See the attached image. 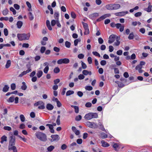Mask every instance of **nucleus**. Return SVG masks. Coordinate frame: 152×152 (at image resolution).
I'll return each mask as SVG.
<instances>
[{
    "label": "nucleus",
    "mask_w": 152,
    "mask_h": 152,
    "mask_svg": "<svg viewBox=\"0 0 152 152\" xmlns=\"http://www.w3.org/2000/svg\"><path fill=\"white\" fill-rule=\"evenodd\" d=\"M43 72L41 70H39L37 71V75L38 78H40L42 75Z\"/></svg>",
    "instance_id": "5701e85b"
},
{
    "label": "nucleus",
    "mask_w": 152,
    "mask_h": 152,
    "mask_svg": "<svg viewBox=\"0 0 152 152\" xmlns=\"http://www.w3.org/2000/svg\"><path fill=\"white\" fill-rule=\"evenodd\" d=\"M46 126H48L50 129V132L52 133H53L54 132V131L53 129V125L51 124H47Z\"/></svg>",
    "instance_id": "4468645a"
},
{
    "label": "nucleus",
    "mask_w": 152,
    "mask_h": 152,
    "mask_svg": "<svg viewBox=\"0 0 152 152\" xmlns=\"http://www.w3.org/2000/svg\"><path fill=\"white\" fill-rule=\"evenodd\" d=\"M71 17L73 18H75L76 17V15L75 13L73 12H72L71 13Z\"/></svg>",
    "instance_id": "de8ad7c7"
},
{
    "label": "nucleus",
    "mask_w": 152,
    "mask_h": 152,
    "mask_svg": "<svg viewBox=\"0 0 152 152\" xmlns=\"http://www.w3.org/2000/svg\"><path fill=\"white\" fill-rule=\"evenodd\" d=\"M119 39L118 37H117L116 38V41L114 43V45L116 46H118L120 44V42L118 40V39Z\"/></svg>",
    "instance_id": "c9c22d12"
},
{
    "label": "nucleus",
    "mask_w": 152,
    "mask_h": 152,
    "mask_svg": "<svg viewBox=\"0 0 152 152\" xmlns=\"http://www.w3.org/2000/svg\"><path fill=\"white\" fill-rule=\"evenodd\" d=\"M1 139L0 142L1 143H3L4 141H7V137L5 136L4 135L1 137Z\"/></svg>",
    "instance_id": "393cba45"
},
{
    "label": "nucleus",
    "mask_w": 152,
    "mask_h": 152,
    "mask_svg": "<svg viewBox=\"0 0 152 152\" xmlns=\"http://www.w3.org/2000/svg\"><path fill=\"white\" fill-rule=\"evenodd\" d=\"M78 79L79 80H83L85 78V76L83 74H80L78 76Z\"/></svg>",
    "instance_id": "5fc2aeb1"
},
{
    "label": "nucleus",
    "mask_w": 152,
    "mask_h": 152,
    "mask_svg": "<svg viewBox=\"0 0 152 152\" xmlns=\"http://www.w3.org/2000/svg\"><path fill=\"white\" fill-rule=\"evenodd\" d=\"M74 93V92L73 91L69 90L67 91L66 93V96H69L72 94H73Z\"/></svg>",
    "instance_id": "c85d7f7f"
},
{
    "label": "nucleus",
    "mask_w": 152,
    "mask_h": 152,
    "mask_svg": "<svg viewBox=\"0 0 152 152\" xmlns=\"http://www.w3.org/2000/svg\"><path fill=\"white\" fill-rule=\"evenodd\" d=\"M14 145H9L8 146V149L9 150H13L16 147L15 146H14Z\"/></svg>",
    "instance_id": "37998d69"
},
{
    "label": "nucleus",
    "mask_w": 152,
    "mask_h": 152,
    "mask_svg": "<svg viewBox=\"0 0 152 152\" xmlns=\"http://www.w3.org/2000/svg\"><path fill=\"white\" fill-rule=\"evenodd\" d=\"M15 100V97L13 96L10 97L7 100L8 102H13Z\"/></svg>",
    "instance_id": "72a5a7b5"
},
{
    "label": "nucleus",
    "mask_w": 152,
    "mask_h": 152,
    "mask_svg": "<svg viewBox=\"0 0 152 152\" xmlns=\"http://www.w3.org/2000/svg\"><path fill=\"white\" fill-rule=\"evenodd\" d=\"M92 104L90 102H87L85 104V106L87 107H91Z\"/></svg>",
    "instance_id": "69168bd1"
},
{
    "label": "nucleus",
    "mask_w": 152,
    "mask_h": 152,
    "mask_svg": "<svg viewBox=\"0 0 152 152\" xmlns=\"http://www.w3.org/2000/svg\"><path fill=\"white\" fill-rule=\"evenodd\" d=\"M100 136L103 139L107 137V135L106 134L103 132H102L101 133Z\"/></svg>",
    "instance_id": "f704fd0d"
},
{
    "label": "nucleus",
    "mask_w": 152,
    "mask_h": 152,
    "mask_svg": "<svg viewBox=\"0 0 152 152\" xmlns=\"http://www.w3.org/2000/svg\"><path fill=\"white\" fill-rule=\"evenodd\" d=\"M80 39H76L74 40V44L75 46H76L77 45L79 42H80Z\"/></svg>",
    "instance_id": "c03bdc74"
},
{
    "label": "nucleus",
    "mask_w": 152,
    "mask_h": 152,
    "mask_svg": "<svg viewBox=\"0 0 152 152\" xmlns=\"http://www.w3.org/2000/svg\"><path fill=\"white\" fill-rule=\"evenodd\" d=\"M69 62V60L68 58H62L58 60L57 61V64H67Z\"/></svg>",
    "instance_id": "423d86ee"
},
{
    "label": "nucleus",
    "mask_w": 152,
    "mask_h": 152,
    "mask_svg": "<svg viewBox=\"0 0 152 152\" xmlns=\"http://www.w3.org/2000/svg\"><path fill=\"white\" fill-rule=\"evenodd\" d=\"M102 144V146L104 147H107L109 146L110 145L107 142H105L104 140H102L101 142Z\"/></svg>",
    "instance_id": "aec40b11"
},
{
    "label": "nucleus",
    "mask_w": 152,
    "mask_h": 152,
    "mask_svg": "<svg viewBox=\"0 0 152 152\" xmlns=\"http://www.w3.org/2000/svg\"><path fill=\"white\" fill-rule=\"evenodd\" d=\"M113 148L115 150H118L119 149V145L117 143H115L114 142H113Z\"/></svg>",
    "instance_id": "a878e982"
},
{
    "label": "nucleus",
    "mask_w": 152,
    "mask_h": 152,
    "mask_svg": "<svg viewBox=\"0 0 152 152\" xmlns=\"http://www.w3.org/2000/svg\"><path fill=\"white\" fill-rule=\"evenodd\" d=\"M4 33L5 36H7L8 35V31L7 28H5L4 29Z\"/></svg>",
    "instance_id": "6e6d98bb"
},
{
    "label": "nucleus",
    "mask_w": 152,
    "mask_h": 152,
    "mask_svg": "<svg viewBox=\"0 0 152 152\" xmlns=\"http://www.w3.org/2000/svg\"><path fill=\"white\" fill-rule=\"evenodd\" d=\"M83 24L84 29L88 28V25L86 23H83Z\"/></svg>",
    "instance_id": "e2e57ef3"
},
{
    "label": "nucleus",
    "mask_w": 152,
    "mask_h": 152,
    "mask_svg": "<svg viewBox=\"0 0 152 152\" xmlns=\"http://www.w3.org/2000/svg\"><path fill=\"white\" fill-rule=\"evenodd\" d=\"M35 107L38 106V108L39 109H43L45 108V104L42 101H39L34 104Z\"/></svg>",
    "instance_id": "39448f33"
},
{
    "label": "nucleus",
    "mask_w": 152,
    "mask_h": 152,
    "mask_svg": "<svg viewBox=\"0 0 152 152\" xmlns=\"http://www.w3.org/2000/svg\"><path fill=\"white\" fill-rule=\"evenodd\" d=\"M128 13V11H124L119 12L118 13H115V15L117 16H122L125 15L126 14Z\"/></svg>",
    "instance_id": "9b49d317"
},
{
    "label": "nucleus",
    "mask_w": 152,
    "mask_h": 152,
    "mask_svg": "<svg viewBox=\"0 0 152 152\" xmlns=\"http://www.w3.org/2000/svg\"><path fill=\"white\" fill-rule=\"evenodd\" d=\"M144 10L148 12H150L151 11V5H149L147 8L144 9Z\"/></svg>",
    "instance_id": "e433bc0d"
},
{
    "label": "nucleus",
    "mask_w": 152,
    "mask_h": 152,
    "mask_svg": "<svg viewBox=\"0 0 152 152\" xmlns=\"http://www.w3.org/2000/svg\"><path fill=\"white\" fill-rule=\"evenodd\" d=\"M105 7L106 9L109 10H113V4H110L107 5Z\"/></svg>",
    "instance_id": "ddd939ff"
},
{
    "label": "nucleus",
    "mask_w": 152,
    "mask_h": 152,
    "mask_svg": "<svg viewBox=\"0 0 152 152\" xmlns=\"http://www.w3.org/2000/svg\"><path fill=\"white\" fill-rule=\"evenodd\" d=\"M99 16V14L97 13H94L89 15V18L93 19L94 18L96 17Z\"/></svg>",
    "instance_id": "dca6fc26"
},
{
    "label": "nucleus",
    "mask_w": 152,
    "mask_h": 152,
    "mask_svg": "<svg viewBox=\"0 0 152 152\" xmlns=\"http://www.w3.org/2000/svg\"><path fill=\"white\" fill-rule=\"evenodd\" d=\"M115 36L114 35H110L109 37V39L108 42L110 44L113 43L115 40Z\"/></svg>",
    "instance_id": "1a4fd4ad"
},
{
    "label": "nucleus",
    "mask_w": 152,
    "mask_h": 152,
    "mask_svg": "<svg viewBox=\"0 0 152 152\" xmlns=\"http://www.w3.org/2000/svg\"><path fill=\"white\" fill-rule=\"evenodd\" d=\"M22 83L23 85L22 86L21 88L23 90H25L27 88V86L26 85L25 83L23 82H22Z\"/></svg>",
    "instance_id": "2f4dec72"
},
{
    "label": "nucleus",
    "mask_w": 152,
    "mask_h": 152,
    "mask_svg": "<svg viewBox=\"0 0 152 152\" xmlns=\"http://www.w3.org/2000/svg\"><path fill=\"white\" fill-rule=\"evenodd\" d=\"M82 118V117L80 115H79L76 116L75 118V120L77 121H79Z\"/></svg>",
    "instance_id": "bf43d9fd"
},
{
    "label": "nucleus",
    "mask_w": 152,
    "mask_h": 152,
    "mask_svg": "<svg viewBox=\"0 0 152 152\" xmlns=\"http://www.w3.org/2000/svg\"><path fill=\"white\" fill-rule=\"evenodd\" d=\"M10 141L9 145H15V137L13 135L10 136L9 138Z\"/></svg>",
    "instance_id": "0eeeda50"
},
{
    "label": "nucleus",
    "mask_w": 152,
    "mask_h": 152,
    "mask_svg": "<svg viewBox=\"0 0 152 152\" xmlns=\"http://www.w3.org/2000/svg\"><path fill=\"white\" fill-rule=\"evenodd\" d=\"M113 10H117L121 7L120 5L119 4H113Z\"/></svg>",
    "instance_id": "6ab92c4d"
},
{
    "label": "nucleus",
    "mask_w": 152,
    "mask_h": 152,
    "mask_svg": "<svg viewBox=\"0 0 152 152\" xmlns=\"http://www.w3.org/2000/svg\"><path fill=\"white\" fill-rule=\"evenodd\" d=\"M56 23V20H52L51 21V25L53 26H54Z\"/></svg>",
    "instance_id": "864d4df0"
},
{
    "label": "nucleus",
    "mask_w": 152,
    "mask_h": 152,
    "mask_svg": "<svg viewBox=\"0 0 152 152\" xmlns=\"http://www.w3.org/2000/svg\"><path fill=\"white\" fill-rule=\"evenodd\" d=\"M99 128L102 131H105V129L104 128L103 126L102 125L101 123L99 122L98 124Z\"/></svg>",
    "instance_id": "b1692460"
},
{
    "label": "nucleus",
    "mask_w": 152,
    "mask_h": 152,
    "mask_svg": "<svg viewBox=\"0 0 152 152\" xmlns=\"http://www.w3.org/2000/svg\"><path fill=\"white\" fill-rule=\"evenodd\" d=\"M111 15L110 14H107L105 15H104L102 16H101L100 18L97 19V21H100L102 20H103L107 17H108L110 16Z\"/></svg>",
    "instance_id": "6e6552de"
},
{
    "label": "nucleus",
    "mask_w": 152,
    "mask_h": 152,
    "mask_svg": "<svg viewBox=\"0 0 152 152\" xmlns=\"http://www.w3.org/2000/svg\"><path fill=\"white\" fill-rule=\"evenodd\" d=\"M60 71V69L58 67H56L54 69V72L56 73H57L59 72Z\"/></svg>",
    "instance_id": "a18cd8bd"
},
{
    "label": "nucleus",
    "mask_w": 152,
    "mask_h": 152,
    "mask_svg": "<svg viewBox=\"0 0 152 152\" xmlns=\"http://www.w3.org/2000/svg\"><path fill=\"white\" fill-rule=\"evenodd\" d=\"M16 88V85L15 83H12L11 85V88L12 90H14Z\"/></svg>",
    "instance_id": "4d7b16f0"
},
{
    "label": "nucleus",
    "mask_w": 152,
    "mask_h": 152,
    "mask_svg": "<svg viewBox=\"0 0 152 152\" xmlns=\"http://www.w3.org/2000/svg\"><path fill=\"white\" fill-rule=\"evenodd\" d=\"M49 69V66H45L43 70V71L45 74H47Z\"/></svg>",
    "instance_id": "4c0bfd02"
},
{
    "label": "nucleus",
    "mask_w": 152,
    "mask_h": 152,
    "mask_svg": "<svg viewBox=\"0 0 152 152\" xmlns=\"http://www.w3.org/2000/svg\"><path fill=\"white\" fill-rule=\"evenodd\" d=\"M20 118L22 122H24L25 121V117L23 115H20Z\"/></svg>",
    "instance_id": "a19ab883"
},
{
    "label": "nucleus",
    "mask_w": 152,
    "mask_h": 152,
    "mask_svg": "<svg viewBox=\"0 0 152 152\" xmlns=\"http://www.w3.org/2000/svg\"><path fill=\"white\" fill-rule=\"evenodd\" d=\"M142 67V66L139 64L136 66L135 67V69L136 70H138L139 73H142L143 72V71L141 69Z\"/></svg>",
    "instance_id": "f8f14e48"
},
{
    "label": "nucleus",
    "mask_w": 152,
    "mask_h": 152,
    "mask_svg": "<svg viewBox=\"0 0 152 152\" xmlns=\"http://www.w3.org/2000/svg\"><path fill=\"white\" fill-rule=\"evenodd\" d=\"M84 117L85 119L88 120L92 119L91 113H88Z\"/></svg>",
    "instance_id": "f3484780"
},
{
    "label": "nucleus",
    "mask_w": 152,
    "mask_h": 152,
    "mask_svg": "<svg viewBox=\"0 0 152 152\" xmlns=\"http://www.w3.org/2000/svg\"><path fill=\"white\" fill-rule=\"evenodd\" d=\"M8 13V10L7 9H6L4 10L2 12V13L4 15H6Z\"/></svg>",
    "instance_id": "13d9d810"
},
{
    "label": "nucleus",
    "mask_w": 152,
    "mask_h": 152,
    "mask_svg": "<svg viewBox=\"0 0 152 152\" xmlns=\"http://www.w3.org/2000/svg\"><path fill=\"white\" fill-rule=\"evenodd\" d=\"M26 66L27 67L28 69L26 71H24L22 72V73L23 74V75H26V74L29 73V72L31 71V69H30V67L29 66H28L27 65Z\"/></svg>",
    "instance_id": "a211bd4d"
},
{
    "label": "nucleus",
    "mask_w": 152,
    "mask_h": 152,
    "mask_svg": "<svg viewBox=\"0 0 152 152\" xmlns=\"http://www.w3.org/2000/svg\"><path fill=\"white\" fill-rule=\"evenodd\" d=\"M55 148L54 147L53 145H50L47 148V150L48 151H52Z\"/></svg>",
    "instance_id": "473e14b6"
},
{
    "label": "nucleus",
    "mask_w": 152,
    "mask_h": 152,
    "mask_svg": "<svg viewBox=\"0 0 152 152\" xmlns=\"http://www.w3.org/2000/svg\"><path fill=\"white\" fill-rule=\"evenodd\" d=\"M23 24V23L22 22L20 21H18L17 23V26L18 28H20L22 26Z\"/></svg>",
    "instance_id": "412c9836"
},
{
    "label": "nucleus",
    "mask_w": 152,
    "mask_h": 152,
    "mask_svg": "<svg viewBox=\"0 0 152 152\" xmlns=\"http://www.w3.org/2000/svg\"><path fill=\"white\" fill-rule=\"evenodd\" d=\"M9 88V87L7 85H5L2 91L4 92H7Z\"/></svg>",
    "instance_id": "cd10ccee"
},
{
    "label": "nucleus",
    "mask_w": 152,
    "mask_h": 152,
    "mask_svg": "<svg viewBox=\"0 0 152 152\" xmlns=\"http://www.w3.org/2000/svg\"><path fill=\"white\" fill-rule=\"evenodd\" d=\"M142 13L140 12H138L134 14V16L136 17H138L142 15Z\"/></svg>",
    "instance_id": "3c124183"
},
{
    "label": "nucleus",
    "mask_w": 152,
    "mask_h": 152,
    "mask_svg": "<svg viewBox=\"0 0 152 152\" xmlns=\"http://www.w3.org/2000/svg\"><path fill=\"white\" fill-rule=\"evenodd\" d=\"M85 89L87 90L91 91L93 89V88L90 86H86L85 87Z\"/></svg>",
    "instance_id": "ea45409f"
},
{
    "label": "nucleus",
    "mask_w": 152,
    "mask_h": 152,
    "mask_svg": "<svg viewBox=\"0 0 152 152\" xmlns=\"http://www.w3.org/2000/svg\"><path fill=\"white\" fill-rule=\"evenodd\" d=\"M86 125L88 127L93 129H96L98 127V125L96 123L94 122H87Z\"/></svg>",
    "instance_id": "20e7f679"
},
{
    "label": "nucleus",
    "mask_w": 152,
    "mask_h": 152,
    "mask_svg": "<svg viewBox=\"0 0 152 152\" xmlns=\"http://www.w3.org/2000/svg\"><path fill=\"white\" fill-rule=\"evenodd\" d=\"M11 61L10 60H8L6 63L5 67L6 68H9L11 65Z\"/></svg>",
    "instance_id": "c756f323"
},
{
    "label": "nucleus",
    "mask_w": 152,
    "mask_h": 152,
    "mask_svg": "<svg viewBox=\"0 0 152 152\" xmlns=\"http://www.w3.org/2000/svg\"><path fill=\"white\" fill-rule=\"evenodd\" d=\"M92 53L94 55L97 56L99 57H100V54L98 53L97 52L95 51V52H92Z\"/></svg>",
    "instance_id": "603ef678"
},
{
    "label": "nucleus",
    "mask_w": 152,
    "mask_h": 152,
    "mask_svg": "<svg viewBox=\"0 0 152 152\" xmlns=\"http://www.w3.org/2000/svg\"><path fill=\"white\" fill-rule=\"evenodd\" d=\"M28 16L30 20H32L34 19V16L31 12H29L28 13Z\"/></svg>",
    "instance_id": "bb28decb"
},
{
    "label": "nucleus",
    "mask_w": 152,
    "mask_h": 152,
    "mask_svg": "<svg viewBox=\"0 0 152 152\" xmlns=\"http://www.w3.org/2000/svg\"><path fill=\"white\" fill-rule=\"evenodd\" d=\"M92 118H96L98 117V115L96 113H91Z\"/></svg>",
    "instance_id": "7c9ffc66"
},
{
    "label": "nucleus",
    "mask_w": 152,
    "mask_h": 152,
    "mask_svg": "<svg viewBox=\"0 0 152 152\" xmlns=\"http://www.w3.org/2000/svg\"><path fill=\"white\" fill-rule=\"evenodd\" d=\"M46 50V48L45 47H42L40 49V52L41 53H44Z\"/></svg>",
    "instance_id": "09e8293b"
},
{
    "label": "nucleus",
    "mask_w": 152,
    "mask_h": 152,
    "mask_svg": "<svg viewBox=\"0 0 152 152\" xmlns=\"http://www.w3.org/2000/svg\"><path fill=\"white\" fill-rule=\"evenodd\" d=\"M128 38L130 39H133L134 38V34L133 33H132L129 34Z\"/></svg>",
    "instance_id": "8fccbe9b"
},
{
    "label": "nucleus",
    "mask_w": 152,
    "mask_h": 152,
    "mask_svg": "<svg viewBox=\"0 0 152 152\" xmlns=\"http://www.w3.org/2000/svg\"><path fill=\"white\" fill-rule=\"evenodd\" d=\"M59 16V14L58 12H55L54 14V18L56 20H58V17Z\"/></svg>",
    "instance_id": "79ce46f5"
},
{
    "label": "nucleus",
    "mask_w": 152,
    "mask_h": 152,
    "mask_svg": "<svg viewBox=\"0 0 152 152\" xmlns=\"http://www.w3.org/2000/svg\"><path fill=\"white\" fill-rule=\"evenodd\" d=\"M35 135L38 139L41 141H45L47 140L46 135L42 132H37L35 133Z\"/></svg>",
    "instance_id": "f03ea898"
},
{
    "label": "nucleus",
    "mask_w": 152,
    "mask_h": 152,
    "mask_svg": "<svg viewBox=\"0 0 152 152\" xmlns=\"http://www.w3.org/2000/svg\"><path fill=\"white\" fill-rule=\"evenodd\" d=\"M58 136V135H52L51 136L52 139H51L50 141L51 142H54L55 141L58 140H59Z\"/></svg>",
    "instance_id": "9d476101"
},
{
    "label": "nucleus",
    "mask_w": 152,
    "mask_h": 152,
    "mask_svg": "<svg viewBox=\"0 0 152 152\" xmlns=\"http://www.w3.org/2000/svg\"><path fill=\"white\" fill-rule=\"evenodd\" d=\"M48 8L50 11V14H53V10L51 8V6L50 5L48 6Z\"/></svg>",
    "instance_id": "680f3d73"
},
{
    "label": "nucleus",
    "mask_w": 152,
    "mask_h": 152,
    "mask_svg": "<svg viewBox=\"0 0 152 152\" xmlns=\"http://www.w3.org/2000/svg\"><path fill=\"white\" fill-rule=\"evenodd\" d=\"M82 73L83 75H88L89 74L90 75H91V72H88L87 70H83V71Z\"/></svg>",
    "instance_id": "4be33fe9"
},
{
    "label": "nucleus",
    "mask_w": 152,
    "mask_h": 152,
    "mask_svg": "<svg viewBox=\"0 0 152 152\" xmlns=\"http://www.w3.org/2000/svg\"><path fill=\"white\" fill-rule=\"evenodd\" d=\"M30 34H17V37L18 39L20 41L23 40H28L30 37Z\"/></svg>",
    "instance_id": "f257e3e1"
},
{
    "label": "nucleus",
    "mask_w": 152,
    "mask_h": 152,
    "mask_svg": "<svg viewBox=\"0 0 152 152\" xmlns=\"http://www.w3.org/2000/svg\"><path fill=\"white\" fill-rule=\"evenodd\" d=\"M47 109L49 110H52L54 108V106L51 104L48 103L46 105Z\"/></svg>",
    "instance_id": "2eb2a0df"
},
{
    "label": "nucleus",
    "mask_w": 152,
    "mask_h": 152,
    "mask_svg": "<svg viewBox=\"0 0 152 152\" xmlns=\"http://www.w3.org/2000/svg\"><path fill=\"white\" fill-rule=\"evenodd\" d=\"M3 129L5 130L10 131L12 130L11 128L9 126H4L3 127Z\"/></svg>",
    "instance_id": "58836bf2"
},
{
    "label": "nucleus",
    "mask_w": 152,
    "mask_h": 152,
    "mask_svg": "<svg viewBox=\"0 0 152 152\" xmlns=\"http://www.w3.org/2000/svg\"><path fill=\"white\" fill-rule=\"evenodd\" d=\"M53 50L56 52H58L59 51L60 49L57 47H55L53 48Z\"/></svg>",
    "instance_id": "0e129e2a"
},
{
    "label": "nucleus",
    "mask_w": 152,
    "mask_h": 152,
    "mask_svg": "<svg viewBox=\"0 0 152 152\" xmlns=\"http://www.w3.org/2000/svg\"><path fill=\"white\" fill-rule=\"evenodd\" d=\"M111 26L112 27H116L117 29H119V31L122 32L124 30V25L120 23L115 24L114 23H112L110 24Z\"/></svg>",
    "instance_id": "7ed1b4c3"
},
{
    "label": "nucleus",
    "mask_w": 152,
    "mask_h": 152,
    "mask_svg": "<svg viewBox=\"0 0 152 152\" xmlns=\"http://www.w3.org/2000/svg\"><path fill=\"white\" fill-rule=\"evenodd\" d=\"M77 94L80 97H81L83 96V94L81 91H79L77 92Z\"/></svg>",
    "instance_id": "774afa93"
},
{
    "label": "nucleus",
    "mask_w": 152,
    "mask_h": 152,
    "mask_svg": "<svg viewBox=\"0 0 152 152\" xmlns=\"http://www.w3.org/2000/svg\"><path fill=\"white\" fill-rule=\"evenodd\" d=\"M10 10L11 11H12L13 12V14L14 15H15L16 14V11L13 7H10Z\"/></svg>",
    "instance_id": "052dcab7"
},
{
    "label": "nucleus",
    "mask_w": 152,
    "mask_h": 152,
    "mask_svg": "<svg viewBox=\"0 0 152 152\" xmlns=\"http://www.w3.org/2000/svg\"><path fill=\"white\" fill-rule=\"evenodd\" d=\"M98 42L100 44H102L103 43L104 41L103 39L101 38H99L98 39Z\"/></svg>",
    "instance_id": "338daca9"
},
{
    "label": "nucleus",
    "mask_w": 152,
    "mask_h": 152,
    "mask_svg": "<svg viewBox=\"0 0 152 152\" xmlns=\"http://www.w3.org/2000/svg\"><path fill=\"white\" fill-rule=\"evenodd\" d=\"M71 45V44L70 42H68V41H66L65 42V45L67 48H69Z\"/></svg>",
    "instance_id": "49530a36"
}]
</instances>
